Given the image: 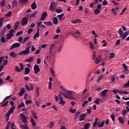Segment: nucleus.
Instances as JSON below:
<instances>
[{"label":"nucleus","instance_id":"obj_1","mask_svg":"<svg viewBox=\"0 0 129 129\" xmlns=\"http://www.w3.org/2000/svg\"><path fill=\"white\" fill-rule=\"evenodd\" d=\"M61 88L62 90H63L64 92H66L67 94H68V95H69V96H73V95L75 94V92L74 91H68L67 90H66V89L63 88V87H62Z\"/></svg>","mask_w":129,"mask_h":129},{"label":"nucleus","instance_id":"obj_2","mask_svg":"<svg viewBox=\"0 0 129 129\" xmlns=\"http://www.w3.org/2000/svg\"><path fill=\"white\" fill-rule=\"evenodd\" d=\"M29 53H30V46L28 47L26 50L20 51L18 55H27Z\"/></svg>","mask_w":129,"mask_h":129},{"label":"nucleus","instance_id":"obj_3","mask_svg":"<svg viewBox=\"0 0 129 129\" xmlns=\"http://www.w3.org/2000/svg\"><path fill=\"white\" fill-rule=\"evenodd\" d=\"M20 69L18 66H15V71L17 72L21 73L24 70V64L23 63H20Z\"/></svg>","mask_w":129,"mask_h":129},{"label":"nucleus","instance_id":"obj_4","mask_svg":"<svg viewBox=\"0 0 129 129\" xmlns=\"http://www.w3.org/2000/svg\"><path fill=\"white\" fill-rule=\"evenodd\" d=\"M15 30L14 29H11L9 32V34L7 35V38L8 40H10V39H12L13 36H14L13 33H15Z\"/></svg>","mask_w":129,"mask_h":129},{"label":"nucleus","instance_id":"obj_5","mask_svg":"<svg viewBox=\"0 0 129 129\" xmlns=\"http://www.w3.org/2000/svg\"><path fill=\"white\" fill-rule=\"evenodd\" d=\"M28 18H27L26 17H23L21 20V25L22 26H26V25L28 24Z\"/></svg>","mask_w":129,"mask_h":129},{"label":"nucleus","instance_id":"obj_6","mask_svg":"<svg viewBox=\"0 0 129 129\" xmlns=\"http://www.w3.org/2000/svg\"><path fill=\"white\" fill-rule=\"evenodd\" d=\"M20 118L23 123H27V118H26V116H25L24 113H22L20 114Z\"/></svg>","mask_w":129,"mask_h":129},{"label":"nucleus","instance_id":"obj_7","mask_svg":"<svg viewBox=\"0 0 129 129\" xmlns=\"http://www.w3.org/2000/svg\"><path fill=\"white\" fill-rule=\"evenodd\" d=\"M21 46V44L18 42H16L15 43H14L12 44L10 48V50H13V49H14V48H18V47H20Z\"/></svg>","mask_w":129,"mask_h":129},{"label":"nucleus","instance_id":"obj_8","mask_svg":"<svg viewBox=\"0 0 129 129\" xmlns=\"http://www.w3.org/2000/svg\"><path fill=\"white\" fill-rule=\"evenodd\" d=\"M34 71L35 74H37V73H39V72H40V67H39V66H38L37 64H36L34 66Z\"/></svg>","mask_w":129,"mask_h":129},{"label":"nucleus","instance_id":"obj_9","mask_svg":"<svg viewBox=\"0 0 129 129\" xmlns=\"http://www.w3.org/2000/svg\"><path fill=\"white\" fill-rule=\"evenodd\" d=\"M56 6V3L55 2H52L50 3V6H49V9L51 11H54L55 10V7Z\"/></svg>","mask_w":129,"mask_h":129},{"label":"nucleus","instance_id":"obj_10","mask_svg":"<svg viewBox=\"0 0 129 129\" xmlns=\"http://www.w3.org/2000/svg\"><path fill=\"white\" fill-rule=\"evenodd\" d=\"M47 16L48 14L46 12H43L41 16L40 21H45Z\"/></svg>","mask_w":129,"mask_h":129},{"label":"nucleus","instance_id":"obj_11","mask_svg":"<svg viewBox=\"0 0 129 129\" xmlns=\"http://www.w3.org/2000/svg\"><path fill=\"white\" fill-rule=\"evenodd\" d=\"M16 108V107L13 106L10 108L8 112L7 113V114L11 115L12 113H14V110Z\"/></svg>","mask_w":129,"mask_h":129},{"label":"nucleus","instance_id":"obj_12","mask_svg":"<svg viewBox=\"0 0 129 129\" xmlns=\"http://www.w3.org/2000/svg\"><path fill=\"white\" fill-rule=\"evenodd\" d=\"M107 91H108V90H107V89L104 90L101 93V97H106V93H107Z\"/></svg>","mask_w":129,"mask_h":129},{"label":"nucleus","instance_id":"obj_13","mask_svg":"<svg viewBox=\"0 0 129 129\" xmlns=\"http://www.w3.org/2000/svg\"><path fill=\"white\" fill-rule=\"evenodd\" d=\"M128 34H129V30L126 31L123 34H122L121 36L122 37V40H124V39H125V38H126V37L128 36Z\"/></svg>","mask_w":129,"mask_h":129},{"label":"nucleus","instance_id":"obj_14","mask_svg":"<svg viewBox=\"0 0 129 129\" xmlns=\"http://www.w3.org/2000/svg\"><path fill=\"white\" fill-rule=\"evenodd\" d=\"M85 116H86V115L85 114H81L80 115L79 117V120L80 121H82V120H84V119H85Z\"/></svg>","mask_w":129,"mask_h":129},{"label":"nucleus","instance_id":"obj_15","mask_svg":"<svg viewBox=\"0 0 129 129\" xmlns=\"http://www.w3.org/2000/svg\"><path fill=\"white\" fill-rule=\"evenodd\" d=\"M12 8L14 9V8H17L18 7V2L16 0H14L12 3Z\"/></svg>","mask_w":129,"mask_h":129},{"label":"nucleus","instance_id":"obj_16","mask_svg":"<svg viewBox=\"0 0 129 129\" xmlns=\"http://www.w3.org/2000/svg\"><path fill=\"white\" fill-rule=\"evenodd\" d=\"M24 94H25V89L23 88L20 90L18 95L19 96H23Z\"/></svg>","mask_w":129,"mask_h":129},{"label":"nucleus","instance_id":"obj_17","mask_svg":"<svg viewBox=\"0 0 129 129\" xmlns=\"http://www.w3.org/2000/svg\"><path fill=\"white\" fill-rule=\"evenodd\" d=\"M31 9L32 10H36L37 9V4L36 3V2H34L32 4Z\"/></svg>","mask_w":129,"mask_h":129},{"label":"nucleus","instance_id":"obj_18","mask_svg":"<svg viewBox=\"0 0 129 129\" xmlns=\"http://www.w3.org/2000/svg\"><path fill=\"white\" fill-rule=\"evenodd\" d=\"M30 72H31V70H30V68H26L25 71L24 72L25 75H27V74H29Z\"/></svg>","mask_w":129,"mask_h":129},{"label":"nucleus","instance_id":"obj_19","mask_svg":"<svg viewBox=\"0 0 129 129\" xmlns=\"http://www.w3.org/2000/svg\"><path fill=\"white\" fill-rule=\"evenodd\" d=\"M33 60H34V57H30V58L26 59L25 62L31 63V62H33Z\"/></svg>","mask_w":129,"mask_h":129},{"label":"nucleus","instance_id":"obj_20","mask_svg":"<svg viewBox=\"0 0 129 129\" xmlns=\"http://www.w3.org/2000/svg\"><path fill=\"white\" fill-rule=\"evenodd\" d=\"M97 124L98 127H103V125H104V121H103L101 123L100 122H98Z\"/></svg>","mask_w":129,"mask_h":129},{"label":"nucleus","instance_id":"obj_21","mask_svg":"<svg viewBox=\"0 0 129 129\" xmlns=\"http://www.w3.org/2000/svg\"><path fill=\"white\" fill-rule=\"evenodd\" d=\"M52 23L53 24H54V25H56V24H58V19H57V17H54L52 18Z\"/></svg>","mask_w":129,"mask_h":129},{"label":"nucleus","instance_id":"obj_22","mask_svg":"<svg viewBox=\"0 0 129 129\" xmlns=\"http://www.w3.org/2000/svg\"><path fill=\"white\" fill-rule=\"evenodd\" d=\"M98 118H96L95 120V122L93 123V127H95L96 125L98 123Z\"/></svg>","mask_w":129,"mask_h":129},{"label":"nucleus","instance_id":"obj_23","mask_svg":"<svg viewBox=\"0 0 129 129\" xmlns=\"http://www.w3.org/2000/svg\"><path fill=\"white\" fill-rule=\"evenodd\" d=\"M118 120H119L120 123H122V124H123V123H124V120H123V118L119 117Z\"/></svg>","mask_w":129,"mask_h":129},{"label":"nucleus","instance_id":"obj_24","mask_svg":"<svg viewBox=\"0 0 129 129\" xmlns=\"http://www.w3.org/2000/svg\"><path fill=\"white\" fill-rule=\"evenodd\" d=\"M7 31V28L6 27H3L2 30L1 36H3L6 33V31Z\"/></svg>","mask_w":129,"mask_h":129},{"label":"nucleus","instance_id":"obj_25","mask_svg":"<svg viewBox=\"0 0 129 129\" xmlns=\"http://www.w3.org/2000/svg\"><path fill=\"white\" fill-rule=\"evenodd\" d=\"M17 53L14 52H11V53H9V56L10 57H15L17 56Z\"/></svg>","mask_w":129,"mask_h":129},{"label":"nucleus","instance_id":"obj_26","mask_svg":"<svg viewBox=\"0 0 129 129\" xmlns=\"http://www.w3.org/2000/svg\"><path fill=\"white\" fill-rule=\"evenodd\" d=\"M31 113L32 114V116L34 117V118H35V119H37V113L35 112V111H32Z\"/></svg>","mask_w":129,"mask_h":129},{"label":"nucleus","instance_id":"obj_27","mask_svg":"<svg viewBox=\"0 0 129 129\" xmlns=\"http://www.w3.org/2000/svg\"><path fill=\"white\" fill-rule=\"evenodd\" d=\"M31 122L32 123V126H33V127L36 126V122H35L34 118H33L32 117H31Z\"/></svg>","mask_w":129,"mask_h":129},{"label":"nucleus","instance_id":"obj_28","mask_svg":"<svg viewBox=\"0 0 129 129\" xmlns=\"http://www.w3.org/2000/svg\"><path fill=\"white\" fill-rule=\"evenodd\" d=\"M61 94H62L63 96L66 98L70 99V97L68 95H67L65 92H61Z\"/></svg>","mask_w":129,"mask_h":129},{"label":"nucleus","instance_id":"obj_29","mask_svg":"<svg viewBox=\"0 0 129 129\" xmlns=\"http://www.w3.org/2000/svg\"><path fill=\"white\" fill-rule=\"evenodd\" d=\"M100 12H101V11H100V10L97 9H96L94 11V14H96V15H99V14H100Z\"/></svg>","mask_w":129,"mask_h":129},{"label":"nucleus","instance_id":"obj_30","mask_svg":"<svg viewBox=\"0 0 129 129\" xmlns=\"http://www.w3.org/2000/svg\"><path fill=\"white\" fill-rule=\"evenodd\" d=\"M21 107H25V103L22 102L21 103V104H20L19 105H18V108H21Z\"/></svg>","mask_w":129,"mask_h":129},{"label":"nucleus","instance_id":"obj_31","mask_svg":"<svg viewBox=\"0 0 129 129\" xmlns=\"http://www.w3.org/2000/svg\"><path fill=\"white\" fill-rule=\"evenodd\" d=\"M29 39H30V36H27L26 37H25L23 41L22 42V44H24V43H26V42H27V41H28V40H29Z\"/></svg>","mask_w":129,"mask_h":129},{"label":"nucleus","instance_id":"obj_32","mask_svg":"<svg viewBox=\"0 0 129 129\" xmlns=\"http://www.w3.org/2000/svg\"><path fill=\"white\" fill-rule=\"evenodd\" d=\"M126 11H127V7H125L123 10L121 11V12L120 13V16H122L123 15V13Z\"/></svg>","mask_w":129,"mask_h":129},{"label":"nucleus","instance_id":"obj_33","mask_svg":"<svg viewBox=\"0 0 129 129\" xmlns=\"http://www.w3.org/2000/svg\"><path fill=\"white\" fill-rule=\"evenodd\" d=\"M89 126H90V123H86L84 125L85 129H89Z\"/></svg>","mask_w":129,"mask_h":129},{"label":"nucleus","instance_id":"obj_34","mask_svg":"<svg viewBox=\"0 0 129 129\" xmlns=\"http://www.w3.org/2000/svg\"><path fill=\"white\" fill-rule=\"evenodd\" d=\"M104 77V75H101L97 79V82H100V80H102V79Z\"/></svg>","mask_w":129,"mask_h":129},{"label":"nucleus","instance_id":"obj_35","mask_svg":"<svg viewBox=\"0 0 129 129\" xmlns=\"http://www.w3.org/2000/svg\"><path fill=\"white\" fill-rule=\"evenodd\" d=\"M79 23L80 24H81V21H80L79 19H76V20H74L73 21V24H77V23Z\"/></svg>","mask_w":129,"mask_h":129},{"label":"nucleus","instance_id":"obj_36","mask_svg":"<svg viewBox=\"0 0 129 129\" xmlns=\"http://www.w3.org/2000/svg\"><path fill=\"white\" fill-rule=\"evenodd\" d=\"M20 127L22 129H28V125L26 124L25 125L21 124L20 125Z\"/></svg>","mask_w":129,"mask_h":129},{"label":"nucleus","instance_id":"obj_37","mask_svg":"<svg viewBox=\"0 0 129 129\" xmlns=\"http://www.w3.org/2000/svg\"><path fill=\"white\" fill-rule=\"evenodd\" d=\"M39 37H40V33H36L34 36V39L36 40V39H37V38H39Z\"/></svg>","mask_w":129,"mask_h":129},{"label":"nucleus","instance_id":"obj_38","mask_svg":"<svg viewBox=\"0 0 129 129\" xmlns=\"http://www.w3.org/2000/svg\"><path fill=\"white\" fill-rule=\"evenodd\" d=\"M5 5H6V1L3 0L0 3V6L1 7H5Z\"/></svg>","mask_w":129,"mask_h":129},{"label":"nucleus","instance_id":"obj_39","mask_svg":"<svg viewBox=\"0 0 129 129\" xmlns=\"http://www.w3.org/2000/svg\"><path fill=\"white\" fill-rule=\"evenodd\" d=\"M4 19H5L4 18L1 17L0 18V28L2 27V25H3V23H4Z\"/></svg>","mask_w":129,"mask_h":129},{"label":"nucleus","instance_id":"obj_40","mask_svg":"<svg viewBox=\"0 0 129 129\" xmlns=\"http://www.w3.org/2000/svg\"><path fill=\"white\" fill-rule=\"evenodd\" d=\"M127 113V111L126 110H122V115L123 116H125V114Z\"/></svg>","mask_w":129,"mask_h":129},{"label":"nucleus","instance_id":"obj_41","mask_svg":"<svg viewBox=\"0 0 129 129\" xmlns=\"http://www.w3.org/2000/svg\"><path fill=\"white\" fill-rule=\"evenodd\" d=\"M89 102L87 100H85L84 102H83L82 106L83 107H84L86 104H87Z\"/></svg>","mask_w":129,"mask_h":129},{"label":"nucleus","instance_id":"obj_42","mask_svg":"<svg viewBox=\"0 0 129 129\" xmlns=\"http://www.w3.org/2000/svg\"><path fill=\"white\" fill-rule=\"evenodd\" d=\"M115 56V53H114V52H111L109 56V57L111 59H112V58H113Z\"/></svg>","mask_w":129,"mask_h":129},{"label":"nucleus","instance_id":"obj_43","mask_svg":"<svg viewBox=\"0 0 129 129\" xmlns=\"http://www.w3.org/2000/svg\"><path fill=\"white\" fill-rule=\"evenodd\" d=\"M122 34H123V31H122V29H121V28H120L119 29V35H120V37H121Z\"/></svg>","mask_w":129,"mask_h":129},{"label":"nucleus","instance_id":"obj_44","mask_svg":"<svg viewBox=\"0 0 129 129\" xmlns=\"http://www.w3.org/2000/svg\"><path fill=\"white\" fill-rule=\"evenodd\" d=\"M63 17H64V14H61V15H58L59 20H60V21L62 20Z\"/></svg>","mask_w":129,"mask_h":129},{"label":"nucleus","instance_id":"obj_45","mask_svg":"<svg viewBox=\"0 0 129 129\" xmlns=\"http://www.w3.org/2000/svg\"><path fill=\"white\" fill-rule=\"evenodd\" d=\"M62 48H63V44H60L57 50L58 53L61 52V49H62Z\"/></svg>","mask_w":129,"mask_h":129},{"label":"nucleus","instance_id":"obj_46","mask_svg":"<svg viewBox=\"0 0 129 129\" xmlns=\"http://www.w3.org/2000/svg\"><path fill=\"white\" fill-rule=\"evenodd\" d=\"M12 15V11H9L7 14H6L5 17H11Z\"/></svg>","mask_w":129,"mask_h":129},{"label":"nucleus","instance_id":"obj_47","mask_svg":"<svg viewBox=\"0 0 129 129\" xmlns=\"http://www.w3.org/2000/svg\"><path fill=\"white\" fill-rule=\"evenodd\" d=\"M76 109H70V112H72V113H75V112H76Z\"/></svg>","mask_w":129,"mask_h":129},{"label":"nucleus","instance_id":"obj_48","mask_svg":"<svg viewBox=\"0 0 129 129\" xmlns=\"http://www.w3.org/2000/svg\"><path fill=\"white\" fill-rule=\"evenodd\" d=\"M11 96H12V95H10V96L6 97L3 100V102H6V101H7V100L9 99V98H10Z\"/></svg>","mask_w":129,"mask_h":129},{"label":"nucleus","instance_id":"obj_49","mask_svg":"<svg viewBox=\"0 0 129 129\" xmlns=\"http://www.w3.org/2000/svg\"><path fill=\"white\" fill-rule=\"evenodd\" d=\"M94 103H95V104H97V105H98V104H99V103H100L99 99H96L94 101Z\"/></svg>","mask_w":129,"mask_h":129},{"label":"nucleus","instance_id":"obj_50","mask_svg":"<svg viewBox=\"0 0 129 129\" xmlns=\"http://www.w3.org/2000/svg\"><path fill=\"white\" fill-rule=\"evenodd\" d=\"M25 103L27 105H28V104H31V103H32V100H27V101H26Z\"/></svg>","mask_w":129,"mask_h":129},{"label":"nucleus","instance_id":"obj_51","mask_svg":"<svg viewBox=\"0 0 129 129\" xmlns=\"http://www.w3.org/2000/svg\"><path fill=\"white\" fill-rule=\"evenodd\" d=\"M1 42L3 44H4V43H6V39L5 38V37H2Z\"/></svg>","mask_w":129,"mask_h":129},{"label":"nucleus","instance_id":"obj_52","mask_svg":"<svg viewBox=\"0 0 129 129\" xmlns=\"http://www.w3.org/2000/svg\"><path fill=\"white\" fill-rule=\"evenodd\" d=\"M11 125V121H9L7 124V126L5 129H9L10 128V126Z\"/></svg>","mask_w":129,"mask_h":129},{"label":"nucleus","instance_id":"obj_53","mask_svg":"<svg viewBox=\"0 0 129 129\" xmlns=\"http://www.w3.org/2000/svg\"><path fill=\"white\" fill-rule=\"evenodd\" d=\"M36 15H37V12H34L33 14H31L30 16V19H32V18H34V17H35V16H36Z\"/></svg>","mask_w":129,"mask_h":129},{"label":"nucleus","instance_id":"obj_54","mask_svg":"<svg viewBox=\"0 0 129 129\" xmlns=\"http://www.w3.org/2000/svg\"><path fill=\"white\" fill-rule=\"evenodd\" d=\"M11 116V115H10L9 114H6V120L7 121H9V119H10V116Z\"/></svg>","mask_w":129,"mask_h":129},{"label":"nucleus","instance_id":"obj_55","mask_svg":"<svg viewBox=\"0 0 129 129\" xmlns=\"http://www.w3.org/2000/svg\"><path fill=\"white\" fill-rule=\"evenodd\" d=\"M8 104H9V101L6 102L5 103L2 105L1 107H4V106H7V105H8Z\"/></svg>","mask_w":129,"mask_h":129},{"label":"nucleus","instance_id":"obj_56","mask_svg":"<svg viewBox=\"0 0 129 129\" xmlns=\"http://www.w3.org/2000/svg\"><path fill=\"white\" fill-rule=\"evenodd\" d=\"M100 62V59L99 57H97L96 59V64H98Z\"/></svg>","mask_w":129,"mask_h":129},{"label":"nucleus","instance_id":"obj_57","mask_svg":"<svg viewBox=\"0 0 129 129\" xmlns=\"http://www.w3.org/2000/svg\"><path fill=\"white\" fill-rule=\"evenodd\" d=\"M25 87H26L27 91H28L29 92H30V91H31V89L30 88L29 86H28V85H25Z\"/></svg>","mask_w":129,"mask_h":129},{"label":"nucleus","instance_id":"obj_58","mask_svg":"<svg viewBox=\"0 0 129 129\" xmlns=\"http://www.w3.org/2000/svg\"><path fill=\"white\" fill-rule=\"evenodd\" d=\"M56 13L57 14H60V13H62V10L61 9H56L55 10Z\"/></svg>","mask_w":129,"mask_h":129},{"label":"nucleus","instance_id":"obj_59","mask_svg":"<svg viewBox=\"0 0 129 129\" xmlns=\"http://www.w3.org/2000/svg\"><path fill=\"white\" fill-rule=\"evenodd\" d=\"M11 129H16V125L15 124V123H12Z\"/></svg>","mask_w":129,"mask_h":129},{"label":"nucleus","instance_id":"obj_60","mask_svg":"<svg viewBox=\"0 0 129 129\" xmlns=\"http://www.w3.org/2000/svg\"><path fill=\"white\" fill-rule=\"evenodd\" d=\"M89 44L90 45L91 49H94V45H93V43H92L91 42H90Z\"/></svg>","mask_w":129,"mask_h":129},{"label":"nucleus","instance_id":"obj_61","mask_svg":"<svg viewBox=\"0 0 129 129\" xmlns=\"http://www.w3.org/2000/svg\"><path fill=\"white\" fill-rule=\"evenodd\" d=\"M37 28H40L41 27V25H42V21H40L37 23Z\"/></svg>","mask_w":129,"mask_h":129},{"label":"nucleus","instance_id":"obj_62","mask_svg":"<svg viewBox=\"0 0 129 129\" xmlns=\"http://www.w3.org/2000/svg\"><path fill=\"white\" fill-rule=\"evenodd\" d=\"M23 31H19L16 34V36H20V35H23Z\"/></svg>","mask_w":129,"mask_h":129},{"label":"nucleus","instance_id":"obj_63","mask_svg":"<svg viewBox=\"0 0 129 129\" xmlns=\"http://www.w3.org/2000/svg\"><path fill=\"white\" fill-rule=\"evenodd\" d=\"M122 67H123L124 70H127V66L125 64L123 63Z\"/></svg>","mask_w":129,"mask_h":129},{"label":"nucleus","instance_id":"obj_64","mask_svg":"<svg viewBox=\"0 0 129 129\" xmlns=\"http://www.w3.org/2000/svg\"><path fill=\"white\" fill-rule=\"evenodd\" d=\"M56 46V44L54 43H52L51 44L50 46L49 47V49H53V48H54Z\"/></svg>","mask_w":129,"mask_h":129}]
</instances>
